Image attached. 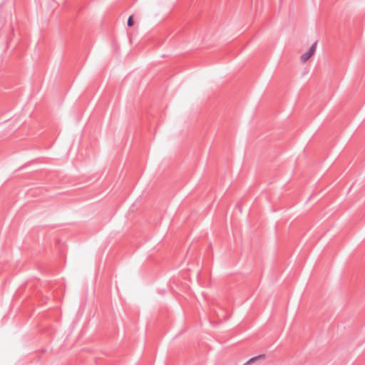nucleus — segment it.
I'll list each match as a JSON object with an SVG mask.
<instances>
[{
    "label": "nucleus",
    "instance_id": "obj_1",
    "mask_svg": "<svg viewBox=\"0 0 365 365\" xmlns=\"http://www.w3.org/2000/svg\"><path fill=\"white\" fill-rule=\"evenodd\" d=\"M317 44V41H315L312 45V46L309 48V51L307 52L303 53L301 56V61L302 62H304V63L306 62L307 61H308L309 59V58L311 56H312L314 55V53H315V51H316Z\"/></svg>",
    "mask_w": 365,
    "mask_h": 365
},
{
    "label": "nucleus",
    "instance_id": "obj_2",
    "mask_svg": "<svg viewBox=\"0 0 365 365\" xmlns=\"http://www.w3.org/2000/svg\"><path fill=\"white\" fill-rule=\"evenodd\" d=\"M264 354H260L259 356H254L252 358H251L250 359H249L247 362H246V364H250L253 361H255V360L257 359H262V358H264Z\"/></svg>",
    "mask_w": 365,
    "mask_h": 365
},
{
    "label": "nucleus",
    "instance_id": "obj_3",
    "mask_svg": "<svg viewBox=\"0 0 365 365\" xmlns=\"http://www.w3.org/2000/svg\"><path fill=\"white\" fill-rule=\"evenodd\" d=\"M134 24V21H133V18L132 16H130L128 19V26H133Z\"/></svg>",
    "mask_w": 365,
    "mask_h": 365
}]
</instances>
